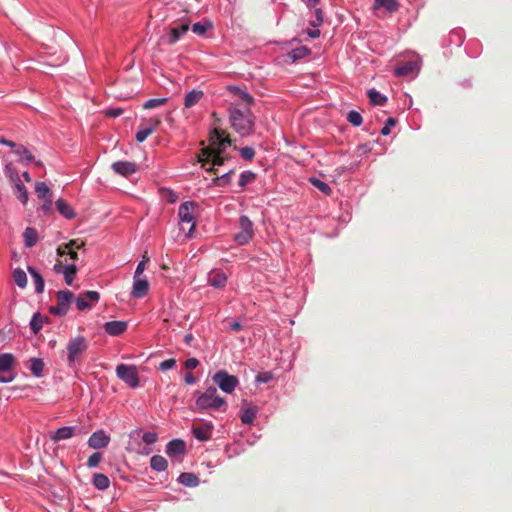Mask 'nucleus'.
Segmentation results:
<instances>
[{
	"label": "nucleus",
	"instance_id": "obj_1",
	"mask_svg": "<svg viewBox=\"0 0 512 512\" xmlns=\"http://www.w3.org/2000/svg\"><path fill=\"white\" fill-rule=\"evenodd\" d=\"M231 145L232 139L226 130L213 129L209 135V146L202 148L199 162L202 163V166L211 163L212 166L207 168V171L215 172V166H221L229 159L225 155V150Z\"/></svg>",
	"mask_w": 512,
	"mask_h": 512
},
{
	"label": "nucleus",
	"instance_id": "obj_2",
	"mask_svg": "<svg viewBox=\"0 0 512 512\" xmlns=\"http://www.w3.org/2000/svg\"><path fill=\"white\" fill-rule=\"evenodd\" d=\"M231 128L242 137L249 136L255 131V115L249 107L241 109L236 103L228 108Z\"/></svg>",
	"mask_w": 512,
	"mask_h": 512
},
{
	"label": "nucleus",
	"instance_id": "obj_3",
	"mask_svg": "<svg viewBox=\"0 0 512 512\" xmlns=\"http://www.w3.org/2000/svg\"><path fill=\"white\" fill-rule=\"evenodd\" d=\"M196 409L203 411L208 409L225 411L227 408L226 400L217 395V389L214 386L208 387L195 402Z\"/></svg>",
	"mask_w": 512,
	"mask_h": 512
},
{
	"label": "nucleus",
	"instance_id": "obj_4",
	"mask_svg": "<svg viewBox=\"0 0 512 512\" xmlns=\"http://www.w3.org/2000/svg\"><path fill=\"white\" fill-rule=\"evenodd\" d=\"M88 348L87 341L83 336L71 339L66 346L67 363L69 367L75 366L80 356Z\"/></svg>",
	"mask_w": 512,
	"mask_h": 512
},
{
	"label": "nucleus",
	"instance_id": "obj_5",
	"mask_svg": "<svg viewBox=\"0 0 512 512\" xmlns=\"http://www.w3.org/2000/svg\"><path fill=\"white\" fill-rule=\"evenodd\" d=\"M196 207V203L192 201L184 202L180 205L178 216L182 225H189L187 231V237H191L192 233L195 229V221H194V210ZM182 230H185V227H181Z\"/></svg>",
	"mask_w": 512,
	"mask_h": 512
},
{
	"label": "nucleus",
	"instance_id": "obj_6",
	"mask_svg": "<svg viewBox=\"0 0 512 512\" xmlns=\"http://www.w3.org/2000/svg\"><path fill=\"white\" fill-rule=\"evenodd\" d=\"M74 300V294L69 290H60L57 292V304L51 306L49 311L56 316H64L69 310L70 304Z\"/></svg>",
	"mask_w": 512,
	"mask_h": 512
},
{
	"label": "nucleus",
	"instance_id": "obj_7",
	"mask_svg": "<svg viewBox=\"0 0 512 512\" xmlns=\"http://www.w3.org/2000/svg\"><path fill=\"white\" fill-rule=\"evenodd\" d=\"M212 380L225 393H232L239 384L237 377L228 374L225 370L215 373Z\"/></svg>",
	"mask_w": 512,
	"mask_h": 512
},
{
	"label": "nucleus",
	"instance_id": "obj_8",
	"mask_svg": "<svg viewBox=\"0 0 512 512\" xmlns=\"http://www.w3.org/2000/svg\"><path fill=\"white\" fill-rule=\"evenodd\" d=\"M239 227L240 231L234 235V240L239 245H245L254 236L253 223L246 215H242L239 219Z\"/></svg>",
	"mask_w": 512,
	"mask_h": 512
},
{
	"label": "nucleus",
	"instance_id": "obj_9",
	"mask_svg": "<svg viewBox=\"0 0 512 512\" xmlns=\"http://www.w3.org/2000/svg\"><path fill=\"white\" fill-rule=\"evenodd\" d=\"M14 360L11 353L0 354V383H10L14 380L15 374L12 370Z\"/></svg>",
	"mask_w": 512,
	"mask_h": 512
},
{
	"label": "nucleus",
	"instance_id": "obj_10",
	"mask_svg": "<svg viewBox=\"0 0 512 512\" xmlns=\"http://www.w3.org/2000/svg\"><path fill=\"white\" fill-rule=\"evenodd\" d=\"M100 299V295L96 291H86L80 294L78 297L74 296L76 307L78 310L83 311L91 308L94 303H97Z\"/></svg>",
	"mask_w": 512,
	"mask_h": 512
},
{
	"label": "nucleus",
	"instance_id": "obj_11",
	"mask_svg": "<svg viewBox=\"0 0 512 512\" xmlns=\"http://www.w3.org/2000/svg\"><path fill=\"white\" fill-rule=\"evenodd\" d=\"M84 242H79L78 240H71L68 243L60 245L57 248V254L59 256L69 255L70 259L73 261L78 260V253L76 250L83 248Z\"/></svg>",
	"mask_w": 512,
	"mask_h": 512
},
{
	"label": "nucleus",
	"instance_id": "obj_12",
	"mask_svg": "<svg viewBox=\"0 0 512 512\" xmlns=\"http://www.w3.org/2000/svg\"><path fill=\"white\" fill-rule=\"evenodd\" d=\"M110 436L104 430L95 431L88 439V446L92 449H101L108 446Z\"/></svg>",
	"mask_w": 512,
	"mask_h": 512
},
{
	"label": "nucleus",
	"instance_id": "obj_13",
	"mask_svg": "<svg viewBox=\"0 0 512 512\" xmlns=\"http://www.w3.org/2000/svg\"><path fill=\"white\" fill-rule=\"evenodd\" d=\"M150 284L146 277H133L131 294L135 298H142L149 292Z\"/></svg>",
	"mask_w": 512,
	"mask_h": 512
},
{
	"label": "nucleus",
	"instance_id": "obj_14",
	"mask_svg": "<svg viewBox=\"0 0 512 512\" xmlns=\"http://www.w3.org/2000/svg\"><path fill=\"white\" fill-rule=\"evenodd\" d=\"M160 124H162V119L160 117L152 118L147 126H144L137 131L136 140L139 143L145 141L147 137L154 132L156 126Z\"/></svg>",
	"mask_w": 512,
	"mask_h": 512
},
{
	"label": "nucleus",
	"instance_id": "obj_15",
	"mask_svg": "<svg viewBox=\"0 0 512 512\" xmlns=\"http://www.w3.org/2000/svg\"><path fill=\"white\" fill-rule=\"evenodd\" d=\"M213 425L211 423H204L201 425L193 424L192 433L199 441H207L211 438Z\"/></svg>",
	"mask_w": 512,
	"mask_h": 512
},
{
	"label": "nucleus",
	"instance_id": "obj_16",
	"mask_svg": "<svg viewBox=\"0 0 512 512\" xmlns=\"http://www.w3.org/2000/svg\"><path fill=\"white\" fill-rule=\"evenodd\" d=\"M419 70L417 61H407L399 64L395 68V75L408 76Z\"/></svg>",
	"mask_w": 512,
	"mask_h": 512
},
{
	"label": "nucleus",
	"instance_id": "obj_17",
	"mask_svg": "<svg viewBox=\"0 0 512 512\" xmlns=\"http://www.w3.org/2000/svg\"><path fill=\"white\" fill-rule=\"evenodd\" d=\"M74 435H75V427L64 426V427H60L57 430H55L51 434V439L55 442H58L60 440L70 439Z\"/></svg>",
	"mask_w": 512,
	"mask_h": 512
},
{
	"label": "nucleus",
	"instance_id": "obj_18",
	"mask_svg": "<svg viewBox=\"0 0 512 512\" xmlns=\"http://www.w3.org/2000/svg\"><path fill=\"white\" fill-rule=\"evenodd\" d=\"M227 90L232 95L243 101L248 107L254 103V98L247 91L242 90L238 86L229 85Z\"/></svg>",
	"mask_w": 512,
	"mask_h": 512
},
{
	"label": "nucleus",
	"instance_id": "obj_19",
	"mask_svg": "<svg viewBox=\"0 0 512 512\" xmlns=\"http://www.w3.org/2000/svg\"><path fill=\"white\" fill-rule=\"evenodd\" d=\"M127 328V322L125 321H109L104 325L105 331L112 336H117L123 333Z\"/></svg>",
	"mask_w": 512,
	"mask_h": 512
},
{
	"label": "nucleus",
	"instance_id": "obj_20",
	"mask_svg": "<svg viewBox=\"0 0 512 512\" xmlns=\"http://www.w3.org/2000/svg\"><path fill=\"white\" fill-rule=\"evenodd\" d=\"M185 451V443L180 439H174L167 444L166 452L169 456L183 454Z\"/></svg>",
	"mask_w": 512,
	"mask_h": 512
},
{
	"label": "nucleus",
	"instance_id": "obj_21",
	"mask_svg": "<svg viewBox=\"0 0 512 512\" xmlns=\"http://www.w3.org/2000/svg\"><path fill=\"white\" fill-rule=\"evenodd\" d=\"M55 205L59 213L66 219H73L75 217L74 209L63 199H58Z\"/></svg>",
	"mask_w": 512,
	"mask_h": 512
},
{
	"label": "nucleus",
	"instance_id": "obj_22",
	"mask_svg": "<svg viewBox=\"0 0 512 512\" xmlns=\"http://www.w3.org/2000/svg\"><path fill=\"white\" fill-rule=\"evenodd\" d=\"M189 30V23H182L178 26H175L171 29L169 44H175L180 37L185 34Z\"/></svg>",
	"mask_w": 512,
	"mask_h": 512
},
{
	"label": "nucleus",
	"instance_id": "obj_23",
	"mask_svg": "<svg viewBox=\"0 0 512 512\" xmlns=\"http://www.w3.org/2000/svg\"><path fill=\"white\" fill-rule=\"evenodd\" d=\"M45 364L41 358H31L29 360L28 369L35 377H42Z\"/></svg>",
	"mask_w": 512,
	"mask_h": 512
},
{
	"label": "nucleus",
	"instance_id": "obj_24",
	"mask_svg": "<svg viewBox=\"0 0 512 512\" xmlns=\"http://www.w3.org/2000/svg\"><path fill=\"white\" fill-rule=\"evenodd\" d=\"M208 281L213 287L222 288L226 284L227 277L223 272L214 271L210 274Z\"/></svg>",
	"mask_w": 512,
	"mask_h": 512
},
{
	"label": "nucleus",
	"instance_id": "obj_25",
	"mask_svg": "<svg viewBox=\"0 0 512 512\" xmlns=\"http://www.w3.org/2000/svg\"><path fill=\"white\" fill-rule=\"evenodd\" d=\"M28 272L30 276L32 277L35 291L37 293H42L44 291V279L41 276V274L33 267H28Z\"/></svg>",
	"mask_w": 512,
	"mask_h": 512
},
{
	"label": "nucleus",
	"instance_id": "obj_26",
	"mask_svg": "<svg viewBox=\"0 0 512 512\" xmlns=\"http://www.w3.org/2000/svg\"><path fill=\"white\" fill-rule=\"evenodd\" d=\"M203 97V92L201 90H192L186 94L184 98V105L186 108H191L195 104H197L201 98Z\"/></svg>",
	"mask_w": 512,
	"mask_h": 512
},
{
	"label": "nucleus",
	"instance_id": "obj_27",
	"mask_svg": "<svg viewBox=\"0 0 512 512\" xmlns=\"http://www.w3.org/2000/svg\"><path fill=\"white\" fill-rule=\"evenodd\" d=\"M35 192L39 198L51 203V191L45 182H36Z\"/></svg>",
	"mask_w": 512,
	"mask_h": 512
},
{
	"label": "nucleus",
	"instance_id": "obj_28",
	"mask_svg": "<svg viewBox=\"0 0 512 512\" xmlns=\"http://www.w3.org/2000/svg\"><path fill=\"white\" fill-rule=\"evenodd\" d=\"M370 103L373 105L383 106L387 103L388 99L375 89H370L367 92Z\"/></svg>",
	"mask_w": 512,
	"mask_h": 512
},
{
	"label": "nucleus",
	"instance_id": "obj_29",
	"mask_svg": "<svg viewBox=\"0 0 512 512\" xmlns=\"http://www.w3.org/2000/svg\"><path fill=\"white\" fill-rule=\"evenodd\" d=\"M24 242L27 247H33L38 240V233L36 229L27 227L23 233Z\"/></svg>",
	"mask_w": 512,
	"mask_h": 512
},
{
	"label": "nucleus",
	"instance_id": "obj_30",
	"mask_svg": "<svg viewBox=\"0 0 512 512\" xmlns=\"http://www.w3.org/2000/svg\"><path fill=\"white\" fill-rule=\"evenodd\" d=\"M150 466L152 469L161 472L167 469V460L161 455H154L150 460Z\"/></svg>",
	"mask_w": 512,
	"mask_h": 512
},
{
	"label": "nucleus",
	"instance_id": "obj_31",
	"mask_svg": "<svg viewBox=\"0 0 512 512\" xmlns=\"http://www.w3.org/2000/svg\"><path fill=\"white\" fill-rule=\"evenodd\" d=\"M14 153L19 157V160L22 163L27 164V163L33 161V159H34V156L31 154V152L22 145H18L15 148Z\"/></svg>",
	"mask_w": 512,
	"mask_h": 512
},
{
	"label": "nucleus",
	"instance_id": "obj_32",
	"mask_svg": "<svg viewBox=\"0 0 512 512\" xmlns=\"http://www.w3.org/2000/svg\"><path fill=\"white\" fill-rule=\"evenodd\" d=\"M179 482L185 486L194 487L199 484V478L194 473L184 472L180 474Z\"/></svg>",
	"mask_w": 512,
	"mask_h": 512
},
{
	"label": "nucleus",
	"instance_id": "obj_33",
	"mask_svg": "<svg viewBox=\"0 0 512 512\" xmlns=\"http://www.w3.org/2000/svg\"><path fill=\"white\" fill-rule=\"evenodd\" d=\"M12 185H13V188H14L17 198L19 199V201L22 204L25 205L28 201V192H27V189L25 188L24 184L21 181H18Z\"/></svg>",
	"mask_w": 512,
	"mask_h": 512
},
{
	"label": "nucleus",
	"instance_id": "obj_34",
	"mask_svg": "<svg viewBox=\"0 0 512 512\" xmlns=\"http://www.w3.org/2000/svg\"><path fill=\"white\" fill-rule=\"evenodd\" d=\"M257 414V410L255 408H245L241 410L240 419L243 424L249 425L252 424Z\"/></svg>",
	"mask_w": 512,
	"mask_h": 512
},
{
	"label": "nucleus",
	"instance_id": "obj_35",
	"mask_svg": "<svg viewBox=\"0 0 512 512\" xmlns=\"http://www.w3.org/2000/svg\"><path fill=\"white\" fill-rule=\"evenodd\" d=\"M4 174L9 179L11 184L21 181L18 171L12 165V163H6L4 167Z\"/></svg>",
	"mask_w": 512,
	"mask_h": 512
},
{
	"label": "nucleus",
	"instance_id": "obj_36",
	"mask_svg": "<svg viewBox=\"0 0 512 512\" xmlns=\"http://www.w3.org/2000/svg\"><path fill=\"white\" fill-rule=\"evenodd\" d=\"M93 484L97 489L105 490L109 487L110 481L106 475L97 473L93 477Z\"/></svg>",
	"mask_w": 512,
	"mask_h": 512
},
{
	"label": "nucleus",
	"instance_id": "obj_37",
	"mask_svg": "<svg viewBox=\"0 0 512 512\" xmlns=\"http://www.w3.org/2000/svg\"><path fill=\"white\" fill-rule=\"evenodd\" d=\"M77 273V267L75 264H69L65 266V270L63 272L64 280L67 285H72L74 278Z\"/></svg>",
	"mask_w": 512,
	"mask_h": 512
},
{
	"label": "nucleus",
	"instance_id": "obj_38",
	"mask_svg": "<svg viewBox=\"0 0 512 512\" xmlns=\"http://www.w3.org/2000/svg\"><path fill=\"white\" fill-rule=\"evenodd\" d=\"M375 7H382L389 12H395L398 9V3L396 0H375Z\"/></svg>",
	"mask_w": 512,
	"mask_h": 512
},
{
	"label": "nucleus",
	"instance_id": "obj_39",
	"mask_svg": "<svg viewBox=\"0 0 512 512\" xmlns=\"http://www.w3.org/2000/svg\"><path fill=\"white\" fill-rule=\"evenodd\" d=\"M13 278L18 287H20V288L26 287L27 276H26V273L22 269H20V268L15 269L13 272Z\"/></svg>",
	"mask_w": 512,
	"mask_h": 512
},
{
	"label": "nucleus",
	"instance_id": "obj_40",
	"mask_svg": "<svg viewBox=\"0 0 512 512\" xmlns=\"http://www.w3.org/2000/svg\"><path fill=\"white\" fill-rule=\"evenodd\" d=\"M309 181L314 187H316L318 190H320L325 195L331 194V192H332L331 187L324 181H321L320 179L315 178V177L310 178Z\"/></svg>",
	"mask_w": 512,
	"mask_h": 512
},
{
	"label": "nucleus",
	"instance_id": "obj_41",
	"mask_svg": "<svg viewBox=\"0 0 512 512\" xmlns=\"http://www.w3.org/2000/svg\"><path fill=\"white\" fill-rule=\"evenodd\" d=\"M234 174V169L229 170L227 173L217 176L213 179V183L217 186H227L231 183V177Z\"/></svg>",
	"mask_w": 512,
	"mask_h": 512
},
{
	"label": "nucleus",
	"instance_id": "obj_42",
	"mask_svg": "<svg viewBox=\"0 0 512 512\" xmlns=\"http://www.w3.org/2000/svg\"><path fill=\"white\" fill-rule=\"evenodd\" d=\"M112 169L115 173L126 177L128 175V162L118 161L112 164Z\"/></svg>",
	"mask_w": 512,
	"mask_h": 512
},
{
	"label": "nucleus",
	"instance_id": "obj_43",
	"mask_svg": "<svg viewBox=\"0 0 512 512\" xmlns=\"http://www.w3.org/2000/svg\"><path fill=\"white\" fill-rule=\"evenodd\" d=\"M43 327V318L40 313H35L30 321V328L37 333Z\"/></svg>",
	"mask_w": 512,
	"mask_h": 512
},
{
	"label": "nucleus",
	"instance_id": "obj_44",
	"mask_svg": "<svg viewBox=\"0 0 512 512\" xmlns=\"http://www.w3.org/2000/svg\"><path fill=\"white\" fill-rule=\"evenodd\" d=\"M167 102V98H155L149 99L145 103H143V109H153L159 106L164 105Z\"/></svg>",
	"mask_w": 512,
	"mask_h": 512
},
{
	"label": "nucleus",
	"instance_id": "obj_45",
	"mask_svg": "<svg viewBox=\"0 0 512 512\" xmlns=\"http://www.w3.org/2000/svg\"><path fill=\"white\" fill-rule=\"evenodd\" d=\"M347 121L353 126H360L363 122V118L360 113L355 110H351L347 115Z\"/></svg>",
	"mask_w": 512,
	"mask_h": 512
},
{
	"label": "nucleus",
	"instance_id": "obj_46",
	"mask_svg": "<svg viewBox=\"0 0 512 512\" xmlns=\"http://www.w3.org/2000/svg\"><path fill=\"white\" fill-rule=\"evenodd\" d=\"M211 27H212V24L209 21H207L205 23L197 22V23L193 24L192 31L197 35H204L206 33V31L208 30V28H211Z\"/></svg>",
	"mask_w": 512,
	"mask_h": 512
},
{
	"label": "nucleus",
	"instance_id": "obj_47",
	"mask_svg": "<svg viewBox=\"0 0 512 512\" xmlns=\"http://www.w3.org/2000/svg\"><path fill=\"white\" fill-rule=\"evenodd\" d=\"M255 179V174L252 171H244L240 175L239 186L245 187L248 183L252 182Z\"/></svg>",
	"mask_w": 512,
	"mask_h": 512
},
{
	"label": "nucleus",
	"instance_id": "obj_48",
	"mask_svg": "<svg viewBox=\"0 0 512 512\" xmlns=\"http://www.w3.org/2000/svg\"><path fill=\"white\" fill-rule=\"evenodd\" d=\"M102 460V454L100 452H94L87 460V466L89 468H95Z\"/></svg>",
	"mask_w": 512,
	"mask_h": 512
},
{
	"label": "nucleus",
	"instance_id": "obj_49",
	"mask_svg": "<svg viewBox=\"0 0 512 512\" xmlns=\"http://www.w3.org/2000/svg\"><path fill=\"white\" fill-rule=\"evenodd\" d=\"M314 14H315V17L313 20L310 21V24L313 26V27H318L320 26L322 23H323V12H322V9L320 8H315L314 10Z\"/></svg>",
	"mask_w": 512,
	"mask_h": 512
},
{
	"label": "nucleus",
	"instance_id": "obj_50",
	"mask_svg": "<svg viewBox=\"0 0 512 512\" xmlns=\"http://www.w3.org/2000/svg\"><path fill=\"white\" fill-rule=\"evenodd\" d=\"M138 386H140V380L137 376L136 367L130 365V387L135 388Z\"/></svg>",
	"mask_w": 512,
	"mask_h": 512
},
{
	"label": "nucleus",
	"instance_id": "obj_51",
	"mask_svg": "<svg viewBox=\"0 0 512 512\" xmlns=\"http://www.w3.org/2000/svg\"><path fill=\"white\" fill-rule=\"evenodd\" d=\"M239 151H240L242 158L247 161L252 160L255 156V150L252 147H243Z\"/></svg>",
	"mask_w": 512,
	"mask_h": 512
},
{
	"label": "nucleus",
	"instance_id": "obj_52",
	"mask_svg": "<svg viewBox=\"0 0 512 512\" xmlns=\"http://www.w3.org/2000/svg\"><path fill=\"white\" fill-rule=\"evenodd\" d=\"M116 372L120 379H122L125 382H128V365H126V364L118 365Z\"/></svg>",
	"mask_w": 512,
	"mask_h": 512
},
{
	"label": "nucleus",
	"instance_id": "obj_53",
	"mask_svg": "<svg viewBox=\"0 0 512 512\" xmlns=\"http://www.w3.org/2000/svg\"><path fill=\"white\" fill-rule=\"evenodd\" d=\"M396 125V119L393 117H389L386 121L385 126L381 129V134L383 136H387L390 134L391 127Z\"/></svg>",
	"mask_w": 512,
	"mask_h": 512
},
{
	"label": "nucleus",
	"instance_id": "obj_54",
	"mask_svg": "<svg viewBox=\"0 0 512 512\" xmlns=\"http://www.w3.org/2000/svg\"><path fill=\"white\" fill-rule=\"evenodd\" d=\"M149 261V258L146 256H143L142 261L139 262L137 265L136 271L134 273V277H143L142 274L146 268V263Z\"/></svg>",
	"mask_w": 512,
	"mask_h": 512
},
{
	"label": "nucleus",
	"instance_id": "obj_55",
	"mask_svg": "<svg viewBox=\"0 0 512 512\" xmlns=\"http://www.w3.org/2000/svg\"><path fill=\"white\" fill-rule=\"evenodd\" d=\"M308 53V49L306 47H300V48H297L295 50H293L291 53H290V56L291 58L295 61L297 59H300L302 58L303 56H305L306 54Z\"/></svg>",
	"mask_w": 512,
	"mask_h": 512
},
{
	"label": "nucleus",
	"instance_id": "obj_56",
	"mask_svg": "<svg viewBox=\"0 0 512 512\" xmlns=\"http://www.w3.org/2000/svg\"><path fill=\"white\" fill-rule=\"evenodd\" d=\"M175 364H176V360L174 358H170V359L162 361L159 364V369L164 372L169 369H172L175 366Z\"/></svg>",
	"mask_w": 512,
	"mask_h": 512
},
{
	"label": "nucleus",
	"instance_id": "obj_57",
	"mask_svg": "<svg viewBox=\"0 0 512 512\" xmlns=\"http://www.w3.org/2000/svg\"><path fill=\"white\" fill-rule=\"evenodd\" d=\"M157 434L154 432H147L144 433L142 436V440L147 444L151 445L154 444L157 441Z\"/></svg>",
	"mask_w": 512,
	"mask_h": 512
},
{
	"label": "nucleus",
	"instance_id": "obj_58",
	"mask_svg": "<svg viewBox=\"0 0 512 512\" xmlns=\"http://www.w3.org/2000/svg\"><path fill=\"white\" fill-rule=\"evenodd\" d=\"M273 378L271 372H261L256 376V381L259 383H268Z\"/></svg>",
	"mask_w": 512,
	"mask_h": 512
},
{
	"label": "nucleus",
	"instance_id": "obj_59",
	"mask_svg": "<svg viewBox=\"0 0 512 512\" xmlns=\"http://www.w3.org/2000/svg\"><path fill=\"white\" fill-rule=\"evenodd\" d=\"M199 365V361L196 358H189L185 361V367L189 370L195 369Z\"/></svg>",
	"mask_w": 512,
	"mask_h": 512
},
{
	"label": "nucleus",
	"instance_id": "obj_60",
	"mask_svg": "<svg viewBox=\"0 0 512 512\" xmlns=\"http://www.w3.org/2000/svg\"><path fill=\"white\" fill-rule=\"evenodd\" d=\"M123 113V110L120 108L108 109L106 111V115L109 117H117Z\"/></svg>",
	"mask_w": 512,
	"mask_h": 512
},
{
	"label": "nucleus",
	"instance_id": "obj_61",
	"mask_svg": "<svg viewBox=\"0 0 512 512\" xmlns=\"http://www.w3.org/2000/svg\"><path fill=\"white\" fill-rule=\"evenodd\" d=\"M65 266L66 265H63L62 262H57L54 267H53V271L57 274H63L64 270H65Z\"/></svg>",
	"mask_w": 512,
	"mask_h": 512
},
{
	"label": "nucleus",
	"instance_id": "obj_62",
	"mask_svg": "<svg viewBox=\"0 0 512 512\" xmlns=\"http://www.w3.org/2000/svg\"><path fill=\"white\" fill-rule=\"evenodd\" d=\"M0 144H2V145H6V146H9V147L14 148V149L18 146V145H16V143H14L13 141H11V140H7V139H5V138H3V137H2V138H0Z\"/></svg>",
	"mask_w": 512,
	"mask_h": 512
},
{
	"label": "nucleus",
	"instance_id": "obj_63",
	"mask_svg": "<svg viewBox=\"0 0 512 512\" xmlns=\"http://www.w3.org/2000/svg\"><path fill=\"white\" fill-rule=\"evenodd\" d=\"M184 379H185V382L190 385H192L196 382V378L191 373H187L185 375Z\"/></svg>",
	"mask_w": 512,
	"mask_h": 512
},
{
	"label": "nucleus",
	"instance_id": "obj_64",
	"mask_svg": "<svg viewBox=\"0 0 512 512\" xmlns=\"http://www.w3.org/2000/svg\"><path fill=\"white\" fill-rule=\"evenodd\" d=\"M308 35L311 38H317L320 36V30H318V29L308 30Z\"/></svg>",
	"mask_w": 512,
	"mask_h": 512
}]
</instances>
